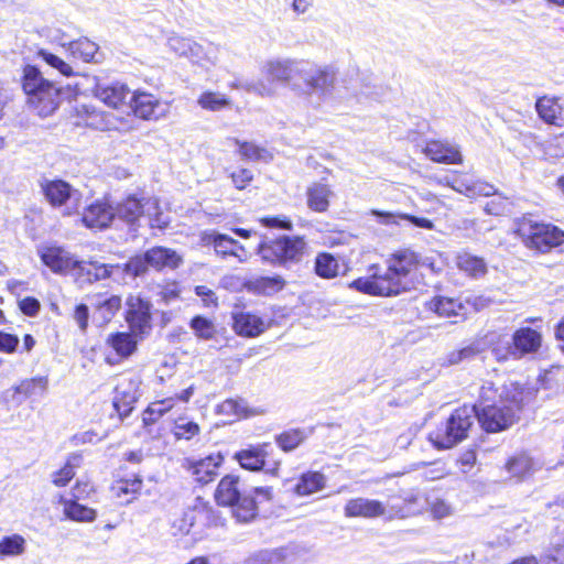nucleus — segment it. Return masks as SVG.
<instances>
[{
	"mask_svg": "<svg viewBox=\"0 0 564 564\" xmlns=\"http://www.w3.org/2000/svg\"><path fill=\"white\" fill-rule=\"evenodd\" d=\"M262 73L271 83H278L313 106L332 97L337 73L333 66L317 65L305 59H270Z\"/></svg>",
	"mask_w": 564,
	"mask_h": 564,
	"instance_id": "nucleus-1",
	"label": "nucleus"
},
{
	"mask_svg": "<svg viewBox=\"0 0 564 564\" xmlns=\"http://www.w3.org/2000/svg\"><path fill=\"white\" fill-rule=\"evenodd\" d=\"M419 263L417 256L410 250H401L391 256L387 268H370L372 274L354 280L349 286L373 296H397L413 288L412 272Z\"/></svg>",
	"mask_w": 564,
	"mask_h": 564,
	"instance_id": "nucleus-2",
	"label": "nucleus"
},
{
	"mask_svg": "<svg viewBox=\"0 0 564 564\" xmlns=\"http://www.w3.org/2000/svg\"><path fill=\"white\" fill-rule=\"evenodd\" d=\"M272 498L271 487H254L252 492H245L240 488V478L226 475L219 481L215 491L218 506L230 507L232 516L238 522L248 523L258 516V503Z\"/></svg>",
	"mask_w": 564,
	"mask_h": 564,
	"instance_id": "nucleus-3",
	"label": "nucleus"
},
{
	"mask_svg": "<svg viewBox=\"0 0 564 564\" xmlns=\"http://www.w3.org/2000/svg\"><path fill=\"white\" fill-rule=\"evenodd\" d=\"M22 88L29 107L43 118L53 115L62 100L69 95L68 87L57 86L55 82L46 79L35 65L24 66Z\"/></svg>",
	"mask_w": 564,
	"mask_h": 564,
	"instance_id": "nucleus-4",
	"label": "nucleus"
},
{
	"mask_svg": "<svg viewBox=\"0 0 564 564\" xmlns=\"http://www.w3.org/2000/svg\"><path fill=\"white\" fill-rule=\"evenodd\" d=\"M542 334L530 327H520L508 336H499L491 347V354L498 362L508 360L535 359L542 349Z\"/></svg>",
	"mask_w": 564,
	"mask_h": 564,
	"instance_id": "nucleus-5",
	"label": "nucleus"
},
{
	"mask_svg": "<svg viewBox=\"0 0 564 564\" xmlns=\"http://www.w3.org/2000/svg\"><path fill=\"white\" fill-rule=\"evenodd\" d=\"M306 242L303 237L282 235L276 238H265L257 248L263 262L290 268L302 261Z\"/></svg>",
	"mask_w": 564,
	"mask_h": 564,
	"instance_id": "nucleus-6",
	"label": "nucleus"
},
{
	"mask_svg": "<svg viewBox=\"0 0 564 564\" xmlns=\"http://www.w3.org/2000/svg\"><path fill=\"white\" fill-rule=\"evenodd\" d=\"M183 263V258L175 250L166 247H152L132 256L123 263V273L133 279L144 276L150 269L163 271L175 270Z\"/></svg>",
	"mask_w": 564,
	"mask_h": 564,
	"instance_id": "nucleus-7",
	"label": "nucleus"
},
{
	"mask_svg": "<svg viewBox=\"0 0 564 564\" xmlns=\"http://www.w3.org/2000/svg\"><path fill=\"white\" fill-rule=\"evenodd\" d=\"M474 412L475 409L467 405L456 409L446 423L431 434L430 438L434 446L447 449L465 440L474 423Z\"/></svg>",
	"mask_w": 564,
	"mask_h": 564,
	"instance_id": "nucleus-8",
	"label": "nucleus"
},
{
	"mask_svg": "<svg viewBox=\"0 0 564 564\" xmlns=\"http://www.w3.org/2000/svg\"><path fill=\"white\" fill-rule=\"evenodd\" d=\"M518 235L525 247L542 253L564 243V231L552 224L522 223Z\"/></svg>",
	"mask_w": 564,
	"mask_h": 564,
	"instance_id": "nucleus-9",
	"label": "nucleus"
},
{
	"mask_svg": "<svg viewBox=\"0 0 564 564\" xmlns=\"http://www.w3.org/2000/svg\"><path fill=\"white\" fill-rule=\"evenodd\" d=\"M489 392H491V387L487 388L484 386L480 394L482 401L471 408L475 409L474 416L478 420L480 426L487 433H497L510 427L516 422V419L513 417V412L506 410L502 405L496 403L485 404L484 401L490 400Z\"/></svg>",
	"mask_w": 564,
	"mask_h": 564,
	"instance_id": "nucleus-10",
	"label": "nucleus"
},
{
	"mask_svg": "<svg viewBox=\"0 0 564 564\" xmlns=\"http://www.w3.org/2000/svg\"><path fill=\"white\" fill-rule=\"evenodd\" d=\"M273 448L270 443L248 445L246 448L236 452L234 459L246 470H263L267 474L275 476L280 467V462L274 460L272 465L268 462V457H270Z\"/></svg>",
	"mask_w": 564,
	"mask_h": 564,
	"instance_id": "nucleus-11",
	"label": "nucleus"
},
{
	"mask_svg": "<svg viewBox=\"0 0 564 564\" xmlns=\"http://www.w3.org/2000/svg\"><path fill=\"white\" fill-rule=\"evenodd\" d=\"M41 187L46 200L53 207H65L64 215H72L77 210L82 194L69 183L63 180H45Z\"/></svg>",
	"mask_w": 564,
	"mask_h": 564,
	"instance_id": "nucleus-12",
	"label": "nucleus"
},
{
	"mask_svg": "<svg viewBox=\"0 0 564 564\" xmlns=\"http://www.w3.org/2000/svg\"><path fill=\"white\" fill-rule=\"evenodd\" d=\"M126 321L133 333L144 334L151 328L152 304L139 295H129L126 300Z\"/></svg>",
	"mask_w": 564,
	"mask_h": 564,
	"instance_id": "nucleus-13",
	"label": "nucleus"
},
{
	"mask_svg": "<svg viewBox=\"0 0 564 564\" xmlns=\"http://www.w3.org/2000/svg\"><path fill=\"white\" fill-rule=\"evenodd\" d=\"M115 221L126 224L129 231L137 232L139 229V220L144 214L143 198L135 194L128 195L113 207Z\"/></svg>",
	"mask_w": 564,
	"mask_h": 564,
	"instance_id": "nucleus-14",
	"label": "nucleus"
},
{
	"mask_svg": "<svg viewBox=\"0 0 564 564\" xmlns=\"http://www.w3.org/2000/svg\"><path fill=\"white\" fill-rule=\"evenodd\" d=\"M470 303V299H453L442 295H436L424 303L426 311L435 313L440 317H462L465 318L469 311L467 304Z\"/></svg>",
	"mask_w": 564,
	"mask_h": 564,
	"instance_id": "nucleus-15",
	"label": "nucleus"
},
{
	"mask_svg": "<svg viewBox=\"0 0 564 564\" xmlns=\"http://www.w3.org/2000/svg\"><path fill=\"white\" fill-rule=\"evenodd\" d=\"M42 262L56 274H67L75 271L78 260L62 247L47 246L39 249Z\"/></svg>",
	"mask_w": 564,
	"mask_h": 564,
	"instance_id": "nucleus-16",
	"label": "nucleus"
},
{
	"mask_svg": "<svg viewBox=\"0 0 564 564\" xmlns=\"http://www.w3.org/2000/svg\"><path fill=\"white\" fill-rule=\"evenodd\" d=\"M133 93L124 84L115 83L111 85L97 84L94 95L107 106L128 111L130 96Z\"/></svg>",
	"mask_w": 564,
	"mask_h": 564,
	"instance_id": "nucleus-17",
	"label": "nucleus"
},
{
	"mask_svg": "<svg viewBox=\"0 0 564 564\" xmlns=\"http://www.w3.org/2000/svg\"><path fill=\"white\" fill-rule=\"evenodd\" d=\"M128 111H132L137 117L144 120H156L163 116L165 108L153 95L133 91L130 96Z\"/></svg>",
	"mask_w": 564,
	"mask_h": 564,
	"instance_id": "nucleus-18",
	"label": "nucleus"
},
{
	"mask_svg": "<svg viewBox=\"0 0 564 564\" xmlns=\"http://www.w3.org/2000/svg\"><path fill=\"white\" fill-rule=\"evenodd\" d=\"M113 270L123 271V264H105L96 260L78 261L75 278L79 282L94 283L110 278Z\"/></svg>",
	"mask_w": 564,
	"mask_h": 564,
	"instance_id": "nucleus-19",
	"label": "nucleus"
},
{
	"mask_svg": "<svg viewBox=\"0 0 564 564\" xmlns=\"http://www.w3.org/2000/svg\"><path fill=\"white\" fill-rule=\"evenodd\" d=\"M446 183L454 191L464 194L467 197L490 196L496 192L494 185L480 180H475L473 176L467 174L455 175L452 178L446 177Z\"/></svg>",
	"mask_w": 564,
	"mask_h": 564,
	"instance_id": "nucleus-20",
	"label": "nucleus"
},
{
	"mask_svg": "<svg viewBox=\"0 0 564 564\" xmlns=\"http://www.w3.org/2000/svg\"><path fill=\"white\" fill-rule=\"evenodd\" d=\"M82 220L87 228L106 229L115 223L113 206L97 200L85 208Z\"/></svg>",
	"mask_w": 564,
	"mask_h": 564,
	"instance_id": "nucleus-21",
	"label": "nucleus"
},
{
	"mask_svg": "<svg viewBox=\"0 0 564 564\" xmlns=\"http://www.w3.org/2000/svg\"><path fill=\"white\" fill-rule=\"evenodd\" d=\"M231 318L232 328L239 336L257 337L265 329L263 319L250 312L235 311Z\"/></svg>",
	"mask_w": 564,
	"mask_h": 564,
	"instance_id": "nucleus-22",
	"label": "nucleus"
},
{
	"mask_svg": "<svg viewBox=\"0 0 564 564\" xmlns=\"http://www.w3.org/2000/svg\"><path fill=\"white\" fill-rule=\"evenodd\" d=\"M223 462L224 456L220 453L210 454L199 460L189 462L188 470L197 482L206 485L214 480Z\"/></svg>",
	"mask_w": 564,
	"mask_h": 564,
	"instance_id": "nucleus-23",
	"label": "nucleus"
},
{
	"mask_svg": "<svg viewBox=\"0 0 564 564\" xmlns=\"http://www.w3.org/2000/svg\"><path fill=\"white\" fill-rule=\"evenodd\" d=\"M47 388L48 378L46 376L24 379L11 389V398L14 402L20 404L29 398L43 397L47 392ZM9 392L10 390L7 391V393Z\"/></svg>",
	"mask_w": 564,
	"mask_h": 564,
	"instance_id": "nucleus-24",
	"label": "nucleus"
},
{
	"mask_svg": "<svg viewBox=\"0 0 564 564\" xmlns=\"http://www.w3.org/2000/svg\"><path fill=\"white\" fill-rule=\"evenodd\" d=\"M383 512V502L362 497L348 500L344 508V513L348 518H378Z\"/></svg>",
	"mask_w": 564,
	"mask_h": 564,
	"instance_id": "nucleus-25",
	"label": "nucleus"
},
{
	"mask_svg": "<svg viewBox=\"0 0 564 564\" xmlns=\"http://www.w3.org/2000/svg\"><path fill=\"white\" fill-rule=\"evenodd\" d=\"M416 500L417 498L414 495H409L404 498L391 497L383 503L384 512L381 517L387 520L409 518L416 513V510L413 508Z\"/></svg>",
	"mask_w": 564,
	"mask_h": 564,
	"instance_id": "nucleus-26",
	"label": "nucleus"
},
{
	"mask_svg": "<svg viewBox=\"0 0 564 564\" xmlns=\"http://www.w3.org/2000/svg\"><path fill=\"white\" fill-rule=\"evenodd\" d=\"M286 282L280 275L272 276H253L245 282V288L248 292L271 296L284 289Z\"/></svg>",
	"mask_w": 564,
	"mask_h": 564,
	"instance_id": "nucleus-27",
	"label": "nucleus"
},
{
	"mask_svg": "<svg viewBox=\"0 0 564 564\" xmlns=\"http://www.w3.org/2000/svg\"><path fill=\"white\" fill-rule=\"evenodd\" d=\"M425 155L434 162L454 164L462 162L458 149L441 141H430L424 149Z\"/></svg>",
	"mask_w": 564,
	"mask_h": 564,
	"instance_id": "nucleus-28",
	"label": "nucleus"
},
{
	"mask_svg": "<svg viewBox=\"0 0 564 564\" xmlns=\"http://www.w3.org/2000/svg\"><path fill=\"white\" fill-rule=\"evenodd\" d=\"M67 51L75 58L85 63H101L104 54L99 52V46L87 37H80L68 43Z\"/></svg>",
	"mask_w": 564,
	"mask_h": 564,
	"instance_id": "nucleus-29",
	"label": "nucleus"
},
{
	"mask_svg": "<svg viewBox=\"0 0 564 564\" xmlns=\"http://www.w3.org/2000/svg\"><path fill=\"white\" fill-rule=\"evenodd\" d=\"M91 305L95 307V316L99 318L102 324L112 319L116 313L121 307V297L118 295H110L105 297L101 294L93 299Z\"/></svg>",
	"mask_w": 564,
	"mask_h": 564,
	"instance_id": "nucleus-30",
	"label": "nucleus"
},
{
	"mask_svg": "<svg viewBox=\"0 0 564 564\" xmlns=\"http://www.w3.org/2000/svg\"><path fill=\"white\" fill-rule=\"evenodd\" d=\"M202 241L204 242V245L213 246L215 252L221 256L223 258L232 256L238 258L239 261L242 262L241 253L234 252V238L229 237L228 235L219 234L216 231L204 232V235L202 236Z\"/></svg>",
	"mask_w": 564,
	"mask_h": 564,
	"instance_id": "nucleus-31",
	"label": "nucleus"
},
{
	"mask_svg": "<svg viewBox=\"0 0 564 564\" xmlns=\"http://www.w3.org/2000/svg\"><path fill=\"white\" fill-rule=\"evenodd\" d=\"M306 195L308 208L317 213H324L328 209L329 197L333 192L326 184L314 183L307 188Z\"/></svg>",
	"mask_w": 564,
	"mask_h": 564,
	"instance_id": "nucleus-32",
	"label": "nucleus"
},
{
	"mask_svg": "<svg viewBox=\"0 0 564 564\" xmlns=\"http://www.w3.org/2000/svg\"><path fill=\"white\" fill-rule=\"evenodd\" d=\"M137 333H115L107 338V344L116 351L120 358L130 357L137 349Z\"/></svg>",
	"mask_w": 564,
	"mask_h": 564,
	"instance_id": "nucleus-33",
	"label": "nucleus"
},
{
	"mask_svg": "<svg viewBox=\"0 0 564 564\" xmlns=\"http://www.w3.org/2000/svg\"><path fill=\"white\" fill-rule=\"evenodd\" d=\"M505 467L511 477L524 479L534 473L535 463L528 454L520 453L510 457Z\"/></svg>",
	"mask_w": 564,
	"mask_h": 564,
	"instance_id": "nucleus-34",
	"label": "nucleus"
},
{
	"mask_svg": "<svg viewBox=\"0 0 564 564\" xmlns=\"http://www.w3.org/2000/svg\"><path fill=\"white\" fill-rule=\"evenodd\" d=\"M523 389L520 384L514 382L505 384L499 395V405H502L506 410H511L513 412V417L516 419L518 412H520L523 405Z\"/></svg>",
	"mask_w": 564,
	"mask_h": 564,
	"instance_id": "nucleus-35",
	"label": "nucleus"
},
{
	"mask_svg": "<svg viewBox=\"0 0 564 564\" xmlns=\"http://www.w3.org/2000/svg\"><path fill=\"white\" fill-rule=\"evenodd\" d=\"M167 45L171 51L180 56L189 58H200L204 54L203 46L191 39L172 35L167 40Z\"/></svg>",
	"mask_w": 564,
	"mask_h": 564,
	"instance_id": "nucleus-36",
	"label": "nucleus"
},
{
	"mask_svg": "<svg viewBox=\"0 0 564 564\" xmlns=\"http://www.w3.org/2000/svg\"><path fill=\"white\" fill-rule=\"evenodd\" d=\"M326 485V477L319 471H307L301 475L294 491L299 496H307L322 490Z\"/></svg>",
	"mask_w": 564,
	"mask_h": 564,
	"instance_id": "nucleus-37",
	"label": "nucleus"
},
{
	"mask_svg": "<svg viewBox=\"0 0 564 564\" xmlns=\"http://www.w3.org/2000/svg\"><path fill=\"white\" fill-rule=\"evenodd\" d=\"M64 506V514L67 519L77 522H91L96 519V511L88 508L76 500L61 498Z\"/></svg>",
	"mask_w": 564,
	"mask_h": 564,
	"instance_id": "nucleus-38",
	"label": "nucleus"
},
{
	"mask_svg": "<svg viewBox=\"0 0 564 564\" xmlns=\"http://www.w3.org/2000/svg\"><path fill=\"white\" fill-rule=\"evenodd\" d=\"M234 141L239 147L238 152L243 160L264 163H269L273 160L272 153L265 148L259 147L253 142L240 141L238 139Z\"/></svg>",
	"mask_w": 564,
	"mask_h": 564,
	"instance_id": "nucleus-39",
	"label": "nucleus"
},
{
	"mask_svg": "<svg viewBox=\"0 0 564 564\" xmlns=\"http://www.w3.org/2000/svg\"><path fill=\"white\" fill-rule=\"evenodd\" d=\"M288 555L286 547L262 550L249 555L243 564H285Z\"/></svg>",
	"mask_w": 564,
	"mask_h": 564,
	"instance_id": "nucleus-40",
	"label": "nucleus"
},
{
	"mask_svg": "<svg viewBox=\"0 0 564 564\" xmlns=\"http://www.w3.org/2000/svg\"><path fill=\"white\" fill-rule=\"evenodd\" d=\"M457 265L460 270L474 278H479L487 273L485 260L468 252H464L457 257Z\"/></svg>",
	"mask_w": 564,
	"mask_h": 564,
	"instance_id": "nucleus-41",
	"label": "nucleus"
},
{
	"mask_svg": "<svg viewBox=\"0 0 564 564\" xmlns=\"http://www.w3.org/2000/svg\"><path fill=\"white\" fill-rule=\"evenodd\" d=\"M135 400L132 392L121 390L120 387L116 388L112 406L121 421L131 414Z\"/></svg>",
	"mask_w": 564,
	"mask_h": 564,
	"instance_id": "nucleus-42",
	"label": "nucleus"
},
{
	"mask_svg": "<svg viewBox=\"0 0 564 564\" xmlns=\"http://www.w3.org/2000/svg\"><path fill=\"white\" fill-rule=\"evenodd\" d=\"M78 112L82 115L85 126L100 131L109 128L107 116L94 106L83 105Z\"/></svg>",
	"mask_w": 564,
	"mask_h": 564,
	"instance_id": "nucleus-43",
	"label": "nucleus"
},
{
	"mask_svg": "<svg viewBox=\"0 0 564 564\" xmlns=\"http://www.w3.org/2000/svg\"><path fill=\"white\" fill-rule=\"evenodd\" d=\"M308 437V433L302 429H291L279 435H275L278 446L284 452L295 449Z\"/></svg>",
	"mask_w": 564,
	"mask_h": 564,
	"instance_id": "nucleus-44",
	"label": "nucleus"
},
{
	"mask_svg": "<svg viewBox=\"0 0 564 564\" xmlns=\"http://www.w3.org/2000/svg\"><path fill=\"white\" fill-rule=\"evenodd\" d=\"M337 259L327 252L319 253L315 259V273L323 279H332L338 274Z\"/></svg>",
	"mask_w": 564,
	"mask_h": 564,
	"instance_id": "nucleus-45",
	"label": "nucleus"
},
{
	"mask_svg": "<svg viewBox=\"0 0 564 564\" xmlns=\"http://www.w3.org/2000/svg\"><path fill=\"white\" fill-rule=\"evenodd\" d=\"M189 327L194 335L203 340L213 339L216 335L214 322L203 315H195L189 322Z\"/></svg>",
	"mask_w": 564,
	"mask_h": 564,
	"instance_id": "nucleus-46",
	"label": "nucleus"
},
{
	"mask_svg": "<svg viewBox=\"0 0 564 564\" xmlns=\"http://www.w3.org/2000/svg\"><path fill=\"white\" fill-rule=\"evenodd\" d=\"M482 351L481 344L474 341L466 347L449 352L446 357L448 365H458L475 359Z\"/></svg>",
	"mask_w": 564,
	"mask_h": 564,
	"instance_id": "nucleus-47",
	"label": "nucleus"
},
{
	"mask_svg": "<svg viewBox=\"0 0 564 564\" xmlns=\"http://www.w3.org/2000/svg\"><path fill=\"white\" fill-rule=\"evenodd\" d=\"M25 540L19 534L4 536L0 541V554L15 556L24 552Z\"/></svg>",
	"mask_w": 564,
	"mask_h": 564,
	"instance_id": "nucleus-48",
	"label": "nucleus"
},
{
	"mask_svg": "<svg viewBox=\"0 0 564 564\" xmlns=\"http://www.w3.org/2000/svg\"><path fill=\"white\" fill-rule=\"evenodd\" d=\"M37 56L41 57L48 66L58 70L63 76L70 77L75 74L73 67L68 63L46 50H40L37 52Z\"/></svg>",
	"mask_w": 564,
	"mask_h": 564,
	"instance_id": "nucleus-49",
	"label": "nucleus"
},
{
	"mask_svg": "<svg viewBox=\"0 0 564 564\" xmlns=\"http://www.w3.org/2000/svg\"><path fill=\"white\" fill-rule=\"evenodd\" d=\"M198 104L204 109L217 111L227 107L229 105V99L221 94L206 91L199 96Z\"/></svg>",
	"mask_w": 564,
	"mask_h": 564,
	"instance_id": "nucleus-50",
	"label": "nucleus"
},
{
	"mask_svg": "<svg viewBox=\"0 0 564 564\" xmlns=\"http://www.w3.org/2000/svg\"><path fill=\"white\" fill-rule=\"evenodd\" d=\"M539 116L547 123H553L557 118V105L546 97L538 99L535 104Z\"/></svg>",
	"mask_w": 564,
	"mask_h": 564,
	"instance_id": "nucleus-51",
	"label": "nucleus"
},
{
	"mask_svg": "<svg viewBox=\"0 0 564 564\" xmlns=\"http://www.w3.org/2000/svg\"><path fill=\"white\" fill-rule=\"evenodd\" d=\"M142 487V479L140 476L134 475L131 479H119L113 487V489L117 491V496L120 497L121 495L127 494H138L141 490Z\"/></svg>",
	"mask_w": 564,
	"mask_h": 564,
	"instance_id": "nucleus-52",
	"label": "nucleus"
},
{
	"mask_svg": "<svg viewBox=\"0 0 564 564\" xmlns=\"http://www.w3.org/2000/svg\"><path fill=\"white\" fill-rule=\"evenodd\" d=\"M199 432V426L195 422H184L177 421L175 422V426L173 430V434L177 440H191Z\"/></svg>",
	"mask_w": 564,
	"mask_h": 564,
	"instance_id": "nucleus-53",
	"label": "nucleus"
},
{
	"mask_svg": "<svg viewBox=\"0 0 564 564\" xmlns=\"http://www.w3.org/2000/svg\"><path fill=\"white\" fill-rule=\"evenodd\" d=\"M542 564H564V539L563 543H554L542 557Z\"/></svg>",
	"mask_w": 564,
	"mask_h": 564,
	"instance_id": "nucleus-54",
	"label": "nucleus"
},
{
	"mask_svg": "<svg viewBox=\"0 0 564 564\" xmlns=\"http://www.w3.org/2000/svg\"><path fill=\"white\" fill-rule=\"evenodd\" d=\"M207 512V507L197 499V503L192 509L184 512L183 521L191 528L195 525L198 520L204 518Z\"/></svg>",
	"mask_w": 564,
	"mask_h": 564,
	"instance_id": "nucleus-55",
	"label": "nucleus"
},
{
	"mask_svg": "<svg viewBox=\"0 0 564 564\" xmlns=\"http://www.w3.org/2000/svg\"><path fill=\"white\" fill-rule=\"evenodd\" d=\"M19 308L24 315L34 317L41 310V303L36 297L26 296L19 301Z\"/></svg>",
	"mask_w": 564,
	"mask_h": 564,
	"instance_id": "nucleus-56",
	"label": "nucleus"
},
{
	"mask_svg": "<svg viewBox=\"0 0 564 564\" xmlns=\"http://www.w3.org/2000/svg\"><path fill=\"white\" fill-rule=\"evenodd\" d=\"M20 339L17 335L0 332V351L12 354L17 350Z\"/></svg>",
	"mask_w": 564,
	"mask_h": 564,
	"instance_id": "nucleus-57",
	"label": "nucleus"
},
{
	"mask_svg": "<svg viewBox=\"0 0 564 564\" xmlns=\"http://www.w3.org/2000/svg\"><path fill=\"white\" fill-rule=\"evenodd\" d=\"M230 177L236 188L243 189L252 181L253 174L248 169H240L237 172H232Z\"/></svg>",
	"mask_w": 564,
	"mask_h": 564,
	"instance_id": "nucleus-58",
	"label": "nucleus"
},
{
	"mask_svg": "<svg viewBox=\"0 0 564 564\" xmlns=\"http://www.w3.org/2000/svg\"><path fill=\"white\" fill-rule=\"evenodd\" d=\"M195 294L202 299L205 306H217L218 297L215 292L206 285H197L194 289Z\"/></svg>",
	"mask_w": 564,
	"mask_h": 564,
	"instance_id": "nucleus-59",
	"label": "nucleus"
},
{
	"mask_svg": "<svg viewBox=\"0 0 564 564\" xmlns=\"http://www.w3.org/2000/svg\"><path fill=\"white\" fill-rule=\"evenodd\" d=\"M245 406L236 400L227 399L218 405V412L225 415H239L243 412Z\"/></svg>",
	"mask_w": 564,
	"mask_h": 564,
	"instance_id": "nucleus-60",
	"label": "nucleus"
},
{
	"mask_svg": "<svg viewBox=\"0 0 564 564\" xmlns=\"http://www.w3.org/2000/svg\"><path fill=\"white\" fill-rule=\"evenodd\" d=\"M74 319L83 333L87 330L89 319V307L86 304H78L74 311Z\"/></svg>",
	"mask_w": 564,
	"mask_h": 564,
	"instance_id": "nucleus-61",
	"label": "nucleus"
},
{
	"mask_svg": "<svg viewBox=\"0 0 564 564\" xmlns=\"http://www.w3.org/2000/svg\"><path fill=\"white\" fill-rule=\"evenodd\" d=\"M75 476V471L63 466L52 475V481L57 487H65Z\"/></svg>",
	"mask_w": 564,
	"mask_h": 564,
	"instance_id": "nucleus-62",
	"label": "nucleus"
},
{
	"mask_svg": "<svg viewBox=\"0 0 564 564\" xmlns=\"http://www.w3.org/2000/svg\"><path fill=\"white\" fill-rule=\"evenodd\" d=\"M261 223L264 227L268 228L291 230L293 227L292 221L290 219L280 216L262 218Z\"/></svg>",
	"mask_w": 564,
	"mask_h": 564,
	"instance_id": "nucleus-63",
	"label": "nucleus"
},
{
	"mask_svg": "<svg viewBox=\"0 0 564 564\" xmlns=\"http://www.w3.org/2000/svg\"><path fill=\"white\" fill-rule=\"evenodd\" d=\"M452 507L444 500L437 499L431 505L434 518L442 519L451 514Z\"/></svg>",
	"mask_w": 564,
	"mask_h": 564,
	"instance_id": "nucleus-64",
	"label": "nucleus"
}]
</instances>
